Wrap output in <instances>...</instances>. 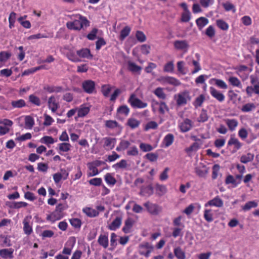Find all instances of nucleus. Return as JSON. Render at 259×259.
Wrapping results in <instances>:
<instances>
[{
  "instance_id": "f257e3e1",
  "label": "nucleus",
  "mask_w": 259,
  "mask_h": 259,
  "mask_svg": "<svg viewBox=\"0 0 259 259\" xmlns=\"http://www.w3.org/2000/svg\"><path fill=\"white\" fill-rule=\"evenodd\" d=\"M74 19L72 21H69L66 23V27L68 29L74 30H80L82 28H86L90 25V22L86 17L77 14L72 16Z\"/></svg>"
},
{
  "instance_id": "f03ea898",
  "label": "nucleus",
  "mask_w": 259,
  "mask_h": 259,
  "mask_svg": "<svg viewBox=\"0 0 259 259\" xmlns=\"http://www.w3.org/2000/svg\"><path fill=\"white\" fill-rule=\"evenodd\" d=\"M128 102L135 108H144L148 105L147 103L142 102L139 99L136 98L134 95H132L128 100Z\"/></svg>"
},
{
  "instance_id": "7ed1b4c3",
  "label": "nucleus",
  "mask_w": 259,
  "mask_h": 259,
  "mask_svg": "<svg viewBox=\"0 0 259 259\" xmlns=\"http://www.w3.org/2000/svg\"><path fill=\"white\" fill-rule=\"evenodd\" d=\"M143 205L146 208L148 212L151 214L157 215L161 211L160 206L150 201L144 203Z\"/></svg>"
},
{
  "instance_id": "20e7f679",
  "label": "nucleus",
  "mask_w": 259,
  "mask_h": 259,
  "mask_svg": "<svg viewBox=\"0 0 259 259\" xmlns=\"http://www.w3.org/2000/svg\"><path fill=\"white\" fill-rule=\"evenodd\" d=\"M139 253L141 255L148 257L153 249V247L148 242H144L139 245Z\"/></svg>"
},
{
  "instance_id": "39448f33",
  "label": "nucleus",
  "mask_w": 259,
  "mask_h": 259,
  "mask_svg": "<svg viewBox=\"0 0 259 259\" xmlns=\"http://www.w3.org/2000/svg\"><path fill=\"white\" fill-rule=\"evenodd\" d=\"M82 88L84 92L93 94L95 92V82L92 80H86L82 82Z\"/></svg>"
},
{
  "instance_id": "423d86ee",
  "label": "nucleus",
  "mask_w": 259,
  "mask_h": 259,
  "mask_svg": "<svg viewBox=\"0 0 259 259\" xmlns=\"http://www.w3.org/2000/svg\"><path fill=\"white\" fill-rule=\"evenodd\" d=\"M122 220V215L120 213H117L115 218L112 222L109 225L108 229L110 230L115 231L118 229L121 224Z\"/></svg>"
},
{
  "instance_id": "0eeeda50",
  "label": "nucleus",
  "mask_w": 259,
  "mask_h": 259,
  "mask_svg": "<svg viewBox=\"0 0 259 259\" xmlns=\"http://www.w3.org/2000/svg\"><path fill=\"white\" fill-rule=\"evenodd\" d=\"M48 108L52 113H55L59 108L60 105L54 96H51L48 100Z\"/></svg>"
},
{
  "instance_id": "6e6552de",
  "label": "nucleus",
  "mask_w": 259,
  "mask_h": 259,
  "mask_svg": "<svg viewBox=\"0 0 259 259\" xmlns=\"http://www.w3.org/2000/svg\"><path fill=\"white\" fill-rule=\"evenodd\" d=\"M176 49L187 52L189 48V45L186 40H176L174 42Z\"/></svg>"
},
{
  "instance_id": "1a4fd4ad",
  "label": "nucleus",
  "mask_w": 259,
  "mask_h": 259,
  "mask_svg": "<svg viewBox=\"0 0 259 259\" xmlns=\"http://www.w3.org/2000/svg\"><path fill=\"white\" fill-rule=\"evenodd\" d=\"M209 92L211 96L219 102H222L225 100V96L224 95L214 87H210L209 88Z\"/></svg>"
},
{
  "instance_id": "9d476101",
  "label": "nucleus",
  "mask_w": 259,
  "mask_h": 259,
  "mask_svg": "<svg viewBox=\"0 0 259 259\" xmlns=\"http://www.w3.org/2000/svg\"><path fill=\"white\" fill-rule=\"evenodd\" d=\"M102 141H104V148L108 150H112L116 143V138L108 137L103 138Z\"/></svg>"
},
{
  "instance_id": "9b49d317",
  "label": "nucleus",
  "mask_w": 259,
  "mask_h": 259,
  "mask_svg": "<svg viewBox=\"0 0 259 259\" xmlns=\"http://www.w3.org/2000/svg\"><path fill=\"white\" fill-rule=\"evenodd\" d=\"M223 205L224 202L223 200L217 196L212 199L209 200L204 204V206L205 207L215 206L217 207H221Z\"/></svg>"
},
{
  "instance_id": "f8f14e48",
  "label": "nucleus",
  "mask_w": 259,
  "mask_h": 259,
  "mask_svg": "<svg viewBox=\"0 0 259 259\" xmlns=\"http://www.w3.org/2000/svg\"><path fill=\"white\" fill-rule=\"evenodd\" d=\"M180 131L182 133H186L191 130L192 127V121L186 118L183 122L180 123L179 125Z\"/></svg>"
},
{
  "instance_id": "ddd939ff",
  "label": "nucleus",
  "mask_w": 259,
  "mask_h": 259,
  "mask_svg": "<svg viewBox=\"0 0 259 259\" xmlns=\"http://www.w3.org/2000/svg\"><path fill=\"white\" fill-rule=\"evenodd\" d=\"M188 97L189 94L188 92H184L179 94L176 99L177 104L178 106L186 105L187 103V98Z\"/></svg>"
},
{
  "instance_id": "4468645a",
  "label": "nucleus",
  "mask_w": 259,
  "mask_h": 259,
  "mask_svg": "<svg viewBox=\"0 0 259 259\" xmlns=\"http://www.w3.org/2000/svg\"><path fill=\"white\" fill-rule=\"evenodd\" d=\"M13 248H4L0 249V256L4 259H12L14 257Z\"/></svg>"
},
{
  "instance_id": "2eb2a0df",
  "label": "nucleus",
  "mask_w": 259,
  "mask_h": 259,
  "mask_svg": "<svg viewBox=\"0 0 259 259\" xmlns=\"http://www.w3.org/2000/svg\"><path fill=\"white\" fill-rule=\"evenodd\" d=\"M76 54L81 58H87L89 59H91L93 58V55L91 54L90 49L87 48H83L77 51Z\"/></svg>"
},
{
  "instance_id": "dca6fc26",
  "label": "nucleus",
  "mask_w": 259,
  "mask_h": 259,
  "mask_svg": "<svg viewBox=\"0 0 259 259\" xmlns=\"http://www.w3.org/2000/svg\"><path fill=\"white\" fill-rule=\"evenodd\" d=\"M134 221L131 218H127L124 222V225L122 228L123 232L125 233H130L131 232L132 228L133 226Z\"/></svg>"
},
{
  "instance_id": "f3484780",
  "label": "nucleus",
  "mask_w": 259,
  "mask_h": 259,
  "mask_svg": "<svg viewBox=\"0 0 259 259\" xmlns=\"http://www.w3.org/2000/svg\"><path fill=\"white\" fill-rule=\"evenodd\" d=\"M63 217V213H59L55 210L51 214L47 216V220L54 223L56 221L61 219Z\"/></svg>"
},
{
  "instance_id": "a211bd4d",
  "label": "nucleus",
  "mask_w": 259,
  "mask_h": 259,
  "mask_svg": "<svg viewBox=\"0 0 259 259\" xmlns=\"http://www.w3.org/2000/svg\"><path fill=\"white\" fill-rule=\"evenodd\" d=\"M174 141V136L172 134H168L164 137L162 143L165 148L168 147Z\"/></svg>"
},
{
  "instance_id": "6ab92c4d",
  "label": "nucleus",
  "mask_w": 259,
  "mask_h": 259,
  "mask_svg": "<svg viewBox=\"0 0 259 259\" xmlns=\"http://www.w3.org/2000/svg\"><path fill=\"white\" fill-rule=\"evenodd\" d=\"M90 108L84 105H82L79 108H77V116L78 117H83L86 116L90 112Z\"/></svg>"
},
{
  "instance_id": "aec40b11",
  "label": "nucleus",
  "mask_w": 259,
  "mask_h": 259,
  "mask_svg": "<svg viewBox=\"0 0 259 259\" xmlns=\"http://www.w3.org/2000/svg\"><path fill=\"white\" fill-rule=\"evenodd\" d=\"M153 194V188L151 185L141 188L140 194L143 196L149 197Z\"/></svg>"
},
{
  "instance_id": "412c9836",
  "label": "nucleus",
  "mask_w": 259,
  "mask_h": 259,
  "mask_svg": "<svg viewBox=\"0 0 259 259\" xmlns=\"http://www.w3.org/2000/svg\"><path fill=\"white\" fill-rule=\"evenodd\" d=\"M44 90L49 93H60L63 91V88L60 86H50L46 85L44 87Z\"/></svg>"
},
{
  "instance_id": "4be33fe9",
  "label": "nucleus",
  "mask_w": 259,
  "mask_h": 259,
  "mask_svg": "<svg viewBox=\"0 0 259 259\" xmlns=\"http://www.w3.org/2000/svg\"><path fill=\"white\" fill-rule=\"evenodd\" d=\"M141 122L135 118H129L126 122V125L128 126L132 129L138 128Z\"/></svg>"
},
{
  "instance_id": "5701e85b",
  "label": "nucleus",
  "mask_w": 259,
  "mask_h": 259,
  "mask_svg": "<svg viewBox=\"0 0 259 259\" xmlns=\"http://www.w3.org/2000/svg\"><path fill=\"white\" fill-rule=\"evenodd\" d=\"M23 231L25 234L27 235H30L32 232V227L30 225L28 222V217H26L23 221Z\"/></svg>"
},
{
  "instance_id": "b1692460",
  "label": "nucleus",
  "mask_w": 259,
  "mask_h": 259,
  "mask_svg": "<svg viewBox=\"0 0 259 259\" xmlns=\"http://www.w3.org/2000/svg\"><path fill=\"white\" fill-rule=\"evenodd\" d=\"M208 22V19L204 17H200L196 20V23L200 30H202Z\"/></svg>"
},
{
  "instance_id": "393cba45",
  "label": "nucleus",
  "mask_w": 259,
  "mask_h": 259,
  "mask_svg": "<svg viewBox=\"0 0 259 259\" xmlns=\"http://www.w3.org/2000/svg\"><path fill=\"white\" fill-rule=\"evenodd\" d=\"M155 189L156 194L159 196H163L167 192V188L163 185L156 184Z\"/></svg>"
},
{
  "instance_id": "a878e982",
  "label": "nucleus",
  "mask_w": 259,
  "mask_h": 259,
  "mask_svg": "<svg viewBox=\"0 0 259 259\" xmlns=\"http://www.w3.org/2000/svg\"><path fill=\"white\" fill-rule=\"evenodd\" d=\"M234 145L236 150H239L242 146L239 141L234 137L231 136L228 142V146Z\"/></svg>"
},
{
  "instance_id": "bb28decb",
  "label": "nucleus",
  "mask_w": 259,
  "mask_h": 259,
  "mask_svg": "<svg viewBox=\"0 0 259 259\" xmlns=\"http://www.w3.org/2000/svg\"><path fill=\"white\" fill-rule=\"evenodd\" d=\"M98 242L101 246H103L104 248H106L108 246V236L101 234L99 237Z\"/></svg>"
},
{
  "instance_id": "cd10ccee",
  "label": "nucleus",
  "mask_w": 259,
  "mask_h": 259,
  "mask_svg": "<svg viewBox=\"0 0 259 259\" xmlns=\"http://www.w3.org/2000/svg\"><path fill=\"white\" fill-rule=\"evenodd\" d=\"M131 143L129 141L121 140L119 144V145L116 147V150L117 151H124L127 149L130 146Z\"/></svg>"
},
{
  "instance_id": "c85d7f7f",
  "label": "nucleus",
  "mask_w": 259,
  "mask_h": 259,
  "mask_svg": "<svg viewBox=\"0 0 259 259\" xmlns=\"http://www.w3.org/2000/svg\"><path fill=\"white\" fill-rule=\"evenodd\" d=\"M128 69L130 71L134 73H140V71L142 70V67L138 66L135 63L129 61L127 63Z\"/></svg>"
},
{
  "instance_id": "c756f323",
  "label": "nucleus",
  "mask_w": 259,
  "mask_h": 259,
  "mask_svg": "<svg viewBox=\"0 0 259 259\" xmlns=\"http://www.w3.org/2000/svg\"><path fill=\"white\" fill-rule=\"evenodd\" d=\"M0 243L3 247H10L12 245L10 237L8 236L1 235Z\"/></svg>"
},
{
  "instance_id": "7c9ffc66",
  "label": "nucleus",
  "mask_w": 259,
  "mask_h": 259,
  "mask_svg": "<svg viewBox=\"0 0 259 259\" xmlns=\"http://www.w3.org/2000/svg\"><path fill=\"white\" fill-rule=\"evenodd\" d=\"M87 165L89 170L91 171L88 173V176L89 177H93L98 175L99 174L100 171H98L97 167L94 166V165H93L91 162H89L87 164Z\"/></svg>"
},
{
  "instance_id": "2f4dec72",
  "label": "nucleus",
  "mask_w": 259,
  "mask_h": 259,
  "mask_svg": "<svg viewBox=\"0 0 259 259\" xmlns=\"http://www.w3.org/2000/svg\"><path fill=\"white\" fill-rule=\"evenodd\" d=\"M105 181L108 185L113 186L116 183V179L114 178L113 174L107 173L104 176Z\"/></svg>"
},
{
  "instance_id": "473e14b6",
  "label": "nucleus",
  "mask_w": 259,
  "mask_h": 259,
  "mask_svg": "<svg viewBox=\"0 0 259 259\" xmlns=\"http://www.w3.org/2000/svg\"><path fill=\"white\" fill-rule=\"evenodd\" d=\"M28 100L32 104L36 106H40L41 105V101L39 97L36 96L33 94H31L28 97Z\"/></svg>"
},
{
  "instance_id": "72a5a7b5",
  "label": "nucleus",
  "mask_w": 259,
  "mask_h": 259,
  "mask_svg": "<svg viewBox=\"0 0 259 259\" xmlns=\"http://www.w3.org/2000/svg\"><path fill=\"white\" fill-rule=\"evenodd\" d=\"M11 105L14 108H21L26 106V102L23 99L12 101Z\"/></svg>"
},
{
  "instance_id": "f704fd0d",
  "label": "nucleus",
  "mask_w": 259,
  "mask_h": 259,
  "mask_svg": "<svg viewBox=\"0 0 259 259\" xmlns=\"http://www.w3.org/2000/svg\"><path fill=\"white\" fill-rule=\"evenodd\" d=\"M226 123L231 131H234L238 124L237 120L235 119H227Z\"/></svg>"
},
{
  "instance_id": "c9c22d12",
  "label": "nucleus",
  "mask_w": 259,
  "mask_h": 259,
  "mask_svg": "<svg viewBox=\"0 0 259 259\" xmlns=\"http://www.w3.org/2000/svg\"><path fill=\"white\" fill-rule=\"evenodd\" d=\"M229 82L233 87L241 88L242 85L240 80L236 77L230 76L228 79Z\"/></svg>"
},
{
  "instance_id": "e433bc0d",
  "label": "nucleus",
  "mask_w": 259,
  "mask_h": 259,
  "mask_svg": "<svg viewBox=\"0 0 259 259\" xmlns=\"http://www.w3.org/2000/svg\"><path fill=\"white\" fill-rule=\"evenodd\" d=\"M254 154L251 153H248L246 154L243 155L240 157V161L243 163H247L253 160Z\"/></svg>"
},
{
  "instance_id": "4c0bfd02",
  "label": "nucleus",
  "mask_w": 259,
  "mask_h": 259,
  "mask_svg": "<svg viewBox=\"0 0 259 259\" xmlns=\"http://www.w3.org/2000/svg\"><path fill=\"white\" fill-rule=\"evenodd\" d=\"M213 214L211 209H206L204 211V218L207 222H211L213 220Z\"/></svg>"
},
{
  "instance_id": "58836bf2",
  "label": "nucleus",
  "mask_w": 259,
  "mask_h": 259,
  "mask_svg": "<svg viewBox=\"0 0 259 259\" xmlns=\"http://www.w3.org/2000/svg\"><path fill=\"white\" fill-rule=\"evenodd\" d=\"M202 144V142L199 144L197 142L193 143L190 147L185 149V151L187 153L189 154L192 152L197 151L200 147V145Z\"/></svg>"
},
{
  "instance_id": "ea45409f",
  "label": "nucleus",
  "mask_w": 259,
  "mask_h": 259,
  "mask_svg": "<svg viewBox=\"0 0 259 259\" xmlns=\"http://www.w3.org/2000/svg\"><path fill=\"white\" fill-rule=\"evenodd\" d=\"M34 124V119L30 116L27 115L25 117V128L31 129Z\"/></svg>"
},
{
  "instance_id": "a19ab883",
  "label": "nucleus",
  "mask_w": 259,
  "mask_h": 259,
  "mask_svg": "<svg viewBox=\"0 0 259 259\" xmlns=\"http://www.w3.org/2000/svg\"><path fill=\"white\" fill-rule=\"evenodd\" d=\"M58 148L60 151L63 152H67L70 150L71 145L66 142H63L61 143H59L58 145Z\"/></svg>"
},
{
  "instance_id": "79ce46f5",
  "label": "nucleus",
  "mask_w": 259,
  "mask_h": 259,
  "mask_svg": "<svg viewBox=\"0 0 259 259\" xmlns=\"http://www.w3.org/2000/svg\"><path fill=\"white\" fill-rule=\"evenodd\" d=\"M83 211L90 217H95L99 214V212L96 210L90 207L83 208Z\"/></svg>"
},
{
  "instance_id": "37998d69",
  "label": "nucleus",
  "mask_w": 259,
  "mask_h": 259,
  "mask_svg": "<svg viewBox=\"0 0 259 259\" xmlns=\"http://www.w3.org/2000/svg\"><path fill=\"white\" fill-rule=\"evenodd\" d=\"M155 104L156 105H159V111L160 113L164 114L166 111H168V107L165 102H161L158 103V102L155 101Z\"/></svg>"
},
{
  "instance_id": "c03bdc74",
  "label": "nucleus",
  "mask_w": 259,
  "mask_h": 259,
  "mask_svg": "<svg viewBox=\"0 0 259 259\" xmlns=\"http://www.w3.org/2000/svg\"><path fill=\"white\" fill-rule=\"evenodd\" d=\"M131 30V28L129 26H126L124 27L121 30L120 37H119L120 39L121 40H123V39H124L125 38L129 35Z\"/></svg>"
},
{
  "instance_id": "a18cd8bd",
  "label": "nucleus",
  "mask_w": 259,
  "mask_h": 259,
  "mask_svg": "<svg viewBox=\"0 0 259 259\" xmlns=\"http://www.w3.org/2000/svg\"><path fill=\"white\" fill-rule=\"evenodd\" d=\"M11 57V53L8 52H0V62L5 63Z\"/></svg>"
},
{
  "instance_id": "49530a36",
  "label": "nucleus",
  "mask_w": 259,
  "mask_h": 259,
  "mask_svg": "<svg viewBox=\"0 0 259 259\" xmlns=\"http://www.w3.org/2000/svg\"><path fill=\"white\" fill-rule=\"evenodd\" d=\"M57 141V140H55L51 136H44L41 138L40 140V142L41 143H44L45 144H52Z\"/></svg>"
},
{
  "instance_id": "de8ad7c7",
  "label": "nucleus",
  "mask_w": 259,
  "mask_h": 259,
  "mask_svg": "<svg viewBox=\"0 0 259 259\" xmlns=\"http://www.w3.org/2000/svg\"><path fill=\"white\" fill-rule=\"evenodd\" d=\"M255 106L254 104L252 103H249L244 105L242 108L241 111L243 112H248L254 110Z\"/></svg>"
},
{
  "instance_id": "09e8293b",
  "label": "nucleus",
  "mask_w": 259,
  "mask_h": 259,
  "mask_svg": "<svg viewBox=\"0 0 259 259\" xmlns=\"http://www.w3.org/2000/svg\"><path fill=\"white\" fill-rule=\"evenodd\" d=\"M208 116L206 110L202 109L197 119V121L199 122H204L208 120Z\"/></svg>"
},
{
  "instance_id": "8fccbe9b",
  "label": "nucleus",
  "mask_w": 259,
  "mask_h": 259,
  "mask_svg": "<svg viewBox=\"0 0 259 259\" xmlns=\"http://www.w3.org/2000/svg\"><path fill=\"white\" fill-rule=\"evenodd\" d=\"M154 94L159 99H165L166 98V95L162 88L158 87L156 88L154 91Z\"/></svg>"
},
{
  "instance_id": "3c124183",
  "label": "nucleus",
  "mask_w": 259,
  "mask_h": 259,
  "mask_svg": "<svg viewBox=\"0 0 259 259\" xmlns=\"http://www.w3.org/2000/svg\"><path fill=\"white\" fill-rule=\"evenodd\" d=\"M205 100V97L203 95H200L198 97H197L193 103V105L195 107L197 108L198 107L201 106Z\"/></svg>"
},
{
  "instance_id": "603ef678",
  "label": "nucleus",
  "mask_w": 259,
  "mask_h": 259,
  "mask_svg": "<svg viewBox=\"0 0 259 259\" xmlns=\"http://www.w3.org/2000/svg\"><path fill=\"white\" fill-rule=\"evenodd\" d=\"M174 253L178 259H185V254L180 247L176 248L174 249Z\"/></svg>"
},
{
  "instance_id": "864d4df0",
  "label": "nucleus",
  "mask_w": 259,
  "mask_h": 259,
  "mask_svg": "<svg viewBox=\"0 0 259 259\" xmlns=\"http://www.w3.org/2000/svg\"><path fill=\"white\" fill-rule=\"evenodd\" d=\"M225 183L226 184H232L234 187L237 186L240 183V181L237 182L236 179L231 175H229L227 177Z\"/></svg>"
},
{
  "instance_id": "5fc2aeb1",
  "label": "nucleus",
  "mask_w": 259,
  "mask_h": 259,
  "mask_svg": "<svg viewBox=\"0 0 259 259\" xmlns=\"http://www.w3.org/2000/svg\"><path fill=\"white\" fill-rule=\"evenodd\" d=\"M216 23L219 28L223 30H227L228 29V24L224 20L219 19L217 20Z\"/></svg>"
},
{
  "instance_id": "6e6d98bb",
  "label": "nucleus",
  "mask_w": 259,
  "mask_h": 259,
  "mask_svg": "<svg viewBox=\"0 0 259 259\" xmlns=\"http://www.w3.org/2000/svg\"><path fill=\"white\" fill-rule=\"evenodd\" d=\"M42 68V66H38V67H36L31 68H29V69L25 70L23 72L22 75V76L29 75H30L31 74L34 73V72H35L37 71L40 70Z\"/></svg>"
},
{
  "instance_id": "4d7b16f0",
  "label": "nucleus",
  "mask_w": 259,
  "mask_h": 259,
  "mask_svg": "<svg viewBox=\"0 0 259 259\" xmlns=\"http://www.w3.org/2000/svg\"><path fill=\"white\" fill-rule=\"evenodd\" d=\"M70 224L75 228L79 229L81 225V222L80 219L72 218L69 220Z\"/></svg>"
},
{
  "instance_id": "13d9d810",
  "label": "nucleus",
  "mask_w": 259,
  "mask_h": 259,
  "mask_svg": "<svg viewBox=\"0 0 259 259\" xmlns=\"http://www.w3.org/2000/svg\"><path fill=\"white\" fill-rule=\"evenodd\" d=\"M158 127V124L154 121L148 122L144 127V131H148L150 129L155 130Z\"/></svg>"
},
{
  "instance_id": "bf43d9fd",
  "label": "nucleus",
  "mask_w": 259,
  "mask_h": 259,
  "mask_svg": "<svg viewBox=\"0 0 259 259\" xmlns=\"http://www.w3.org/2000/svg\"><path fill=\"white\" fill-rule=\"evenodd\" d=\"M117 112L120 114L126 116L130 112V109L126 105H122L117 109Z\"/></svg>"
},
{
  "instance_id": "052dcab7",
  "label": "nucleus",
  "mask_w": 259,
  "mask_h": 259,
  "mask_svg": "<svg viewBox=\"0 0 259 259\" xmlns=\"http://www.w3.org/2000/svg\"><path fill=\"white\" fill-rule=\"evenodd\" d=\"M126 153L128 156H136L139 154V150L136 146H133L128 149Z\"/></svg>"
},
{
  "instance_id": "680f3d73",
  "label": "nucleus",
  "mask_w": 259,
  "mask_h": 259,
  "mask_svg": "<svg viewBox=\"0 0 259 259\" xmlns=\"http://www.w3.org/2000/svg\"><path fill=\"white\" fill-rule=\"evenodd\" d=\"M127 166V162L124 159L121 160L119 162L112 165V167L117 169V168H125Z\"/></svg>"
},
{
  "instance_id": "e2e57ef3",
  "label": "nucleus",
  "mask_w": 259,
  "mask_h": 259,
  "mask_svg": "<svg viewBox=\"0 0 259 259\" xmlns=\"http://www.w3.org/2000/svg\"><path fill=\"white\" fill-rule=\"evenodd\" d=\"M105 126L109 128L113 129L119 127V124L115 120H109L106 121Z\"/></svg>"
},
{
  "instance_id": "0e129e2a",
  "label": "nucleus",
  "mask_w": 259,
  "mask_h": 259,
  "mask_svg": "<svg viewBox=\"0 0 259 259\" xmlns=\"http://www.w3.org/2000/svg\"><path fill=\"white\" fill-rule=\"evenodd\" d=\"M170 169L169 167H165L159 176V180L161 181H166L168 178V172Z\"/></svg>"
},
{
  "instance_id": "69168bd1",
  "label": "nucleus",
  "mask_w": 259,
  "mask_h": 259,
  "mask_svg": "<svg viewBox=\"0 0 259 259\" xmlns=\"http://www.w3.org/2000/svg\"><path fill=\"white\" fill-rule=\"evenodd\" d=\"M257 206V203L254 201H248L244 205L242 209L244 210H248L251 208L256 207Z\"/></svg>"
},
{
  "instance_id": "338daca9",
  "label": "nucleus",
  "mask_w": 259,
  "mask_h": 259,
  "mask_svg": "<svg viewBox=\"0 0 259 259\" xmlns=\"http://www.w3.org/2000/svg\"><path fill=\"white\" fill-rule=\"evenodd\" d=\"M167 83L174 86H179L181 84L178 79L171 76H168Z\"/></svg>"
},
{
  "instance_id": "774afa93",
  "label": "nucleus",
  "mask_w": 259,
  "mask_h": 259,
  "mask_svg": "<svg viewBox=\"0 0 259 259\" xmlns=\"http://www.w3.org/2000/svg\"><path fill=\"white\" fill-rule=\"evenodd\" d=\"M44 118H45V121L43 123V124L45 126L51 125L53 123V122H54V119L49 115L45 114Z\"/></svg>"
}]
</instances>
